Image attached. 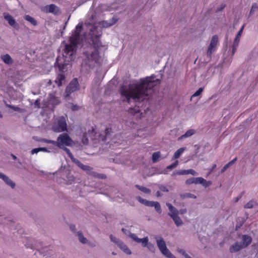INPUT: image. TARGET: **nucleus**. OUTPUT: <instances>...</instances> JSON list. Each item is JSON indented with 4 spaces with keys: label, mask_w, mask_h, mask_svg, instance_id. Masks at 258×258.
I'll list each match as a JSON object with an SVG mask.
<instances>
[{
    "label": "nucleus",
    "mask_w": 258,
    "mask_h": 258,
    "mask_svg": "<svg viewBox=\"0 0 258 258\" xmlns=\"http://www.w3.org/2000/svg\"><path fill=\"white\" fill-rule=\"evenodd\" d=\"M244 28V25H243L239 30L238 31V33H237L235 38L234 40H237L240 41V37L241 36L242 33L243 32V29Z\"/></svg>",
    "instance_id": "2f4dec72"
},
{
    "label": "nucleus",
    "mask_w": 258,
    "mask_h": 258,
    "mask_svg": "<svg viewBox=\"0 0 258 258\" xmlns=\"http://www.w3.org/2000/svg\"><path fill=\"white\" fill-rule=\"evenodd\" d=\"M72 143V140L67 133L60 134L56 141H55V146L59 148H63V146H69Z\"/></svg>",
    "instance_id": "423d86ee"
},
{
    "label": "nucleus",
    "mask_w": 258,
    "mask_h": 258,
    "mask_svg": "<svg viewBox=\"0 0 258 258\" xmlns=\"http://www.w3.org/2000/svg\"><path fill=\"white\" fill-rule=\"evenodd\" d=\"M121 231L123 232V233L126 235H128V236L130 235V233H131L130 231L123 228L121 229Z\"/></svg>",
    "instance_id": "13d9d810"
},
{
    "label": "nucleus",
    "mask_w": 258,
    "mask_h": 258,
    "mask_svg": "<svg viewBox=\"0 0 258 258\" xmlns=\"http://www.w3.org/2000/svg\"><path fill=\"white\" fill-rule=\"evenodd\" d=\"M166 205L170 211V213H168V215L171 218L178 215L179 211L170 203H167Z\"/></svg>",
    "instance_id": "a211bd4d"
},
{
    "label": "nucleus",
    "mask_w": 258,
    "mask_h": 258,
    "mask_svg": "<svg viewBox=\"0 0 258 258\" xmlns=\"http://www.w3.org/2000/svg\"><path fill=\"white\" fill-rule=\"evenodd\" d=\"M229 167H230V166H229V165L228 163L225 164L224 165V166L221 169V173H224Z\"/></svg>",
    "instance_id": "8fccbe9b"
},
{
    "label": "nucleus",
    "mask_w": 258,
    "mask_h": 258,
    "mask_svg": "<svg viewBox=\"0 0 258 258\" xmlns=\"http://www.w3.org/2000/svg\"><path fill=\"white\" fill-rule=\"evenodd\" d=\"M252 241V238L248 235H243L242 236L241 245L243 248L248 246Z\"/></svg>",
    "instance_id": "f3484780"
},
{
    "label": "nucleus",
    "mask_w": 258,
    "mask_h": 258,
    "mask_svg": "<svg viewBox=\"0 0 258 258\" xmlns=\"http://www.w3.org/2000/svg\"><path fill=\"white\" fill-rule=\"evenodd\" d=\"M156 196L157 197H160L162 196V195L161 194V192L159 191H157L156 193Z\"/></svg>",
    "instance_id": "680f3d73"
},
{
    "label": "nucleus",
    "mask_w": 258,
    "mask_h": 258,
    "mask_svg": "<svg viewBox=\"0 0 258 258\" xmlns=\"http://www.w3.org/2000/svg\"><path fill=\"white\" fill-rule=\"evenodd\" d=\"M157 246L162 254L167 258H176V257L167 248L165 241L162 237H155Z\"/></svg>",
    "instance_id": "39448f33"
},
{
    "label": "nucleus",
    "mask_w": 258,
    "mask_h": 258,
    "mask_svg": "<svg viewBox=\"0 0 258 258\" xmlns=\"http://www.w3.org/2000/svg\"><path fill=\"white\" fill-rule=\"evenodd\" d=\"M1 58L3 61L7 64L11 65L13 63V60L11 56L8 54H4L1 56Z\"/></svg>",
    "instance_id": "aec40b11"
},
{
    "label": "nucleus",
    "mask_w": 258,
    "mask_h": 258,
    "mask_svg": "<svg viewBox=\"0 0 258 258\" xmlns=\"http://www.w3.org/2000/svg\"><path fill=\"white\" fill-rule=\"evenodd\" d=\"M137 200L141 204L146 206L149 207H154L155 210L158 213L162 212L160 204L158 202L150 201L146 199H144L141 197H137Z\"/></svg>",
    "instance_id": "0eeeda50"
},
{
    "label": "nucleus",
    "mask_w": 258,
    "mask_h": 258,
    "mask_svg": "<svg viewBox=\"0 0 258 258\" xmlns=\"http://www.w3.org/2000/svg\"><path fill=\"white\" fill-rule=\"evenodd\" d=\"M160 83V79L155 75L140 79L139 84H130L127 86H122L119 91L121 100L130 103L150 99L154 92V87Z\"/></svg>",
    "instance_id": "f03ea898"
},
{
    "label": "nucleus",
    "mask_w": 258,
    "mask_h": 258,
    "mask_svg": "<svg viewBox=\"0 0 258 258\" xmlns=\"http://www.w3.org/2000/svg\"><path fill=\"white\" fill-rule=\"evenodd\" d=\"M196 133V131L194 129H189L187 130L183 135L178 138V141H180L183 139L191 137Z\"/></svg>",
    "instance_id": "6ab92c4d"
},
{
    "label": "nucleus",
    "mask_w": 258,
    "mask_h": 258,
    "mask_svg": "<svg viewBox=\"0 0 258 258\" xmlns=\"http://www.w3.org/2000/svg\"><path fill=\"white\" fill-rule=\"evenodd\" d=\"M39 142H43L47 144H51L55 146V141L48 140L46 139H41L39 140Z\"/></svg>",
    "instance_id": "ea45409f"
},
{
    "label": "nucleus",
    "mask_w": 258,
    "mask_h": 258,
    "mask_svg": "<svg viewBox=\"0 0 258 258\" xmlns=\"http://www.w3.org/2000/svg\"><path fill=\"white\" fill-rule=\"evenodd\" d=\"M0 179H3L7 185L10 186L12 188L15 187V183L8 176L2 172H0Z\"/></svg>",
    "instance_id": "dca6fc26"
},
{
    "label": "nucleus",
    "mask_w": 258,
    "mask_h": 258,
    "mask_svg": "<svg viewBox=\"0 0 258 258\" xmlns=\"http://www.w3.org/2000/svg\"><path fill=\"white\" fill-rule=\"evenodd\" d=\"M34 104L36 106H38L39 105V101L38 99H37L36 100H35V101L34 102Z\"/></svg>",
    "instance_id": "0e129e2a"
},
{
    "label": "nucleus",
    "mask_w": 258,
    "mask_h": 258,
    "mask_svg": "<svg viewBox=\"0 0 258 258\" xmlns=\"http://www.w3.org/2000/svg\"><path fill=\"white\" fill-rule=\"evenodd\" d=\"M172 220H173L175 224L177 226L179 227L181 226L183 222L181 218L178 216V215L174 216L173 217H171Z\"/></svg>",
    "instance_id": "cd10ccee"
},
{
    "label": "nucleus",
    "mask_w": 258,
    "mask_h": 258,
    "mask_svg": "<svg viewBox=\"0 0 258 258\" xmlns=\"http://www.w3.org/2000/svg\"><path fill=\"white\" fill-rule=\"evenodd\" d=\"M185 212H186V210H180V213L181 214H184V213H185Z\"/></svg>",
    "instance_id": "338daca9"
},
{
    "label": "nucleus",
    "mask_w": 258,
    "mask_h": 258,
    "mask_svg": "<svg viewBox=\"0 0 258 258\" xmlns=\"http://www.w3.org/2000/svg\"><path fill=\"white\" fill-rule=\"evenodd\" d=\"M79 107L77 105H73L72 107V109L74 111L77 110Z\"/></svg>",
    "instance_id": "052dcab7"
},
{
    "label": "nucleus",
    "mask_w": 258,
    "mask_h": 258,
    "mask_svg": "<svg viewBox=\"0 0 258 258\" xmlns=\"http://www.w3.org/2000/svg\"><path fill=\"white\" fill-rule=\"evenodd\" d=\"M203 88H200L198 89V90H197L194 93V94L191 96V99L195 97H197V96H200L201 93H202V92L203 91Z\"/></svg>",
    "instance_id": "58836bf2"
},
{
    "label": "nucleus",
    "mask_w": 258,
    "mask_h": 258,
    "mask_svg": "<svg viewBox=\"0 0 258 258\" xmlns=\"http://www.w3.org/2000/svg\"><path fill=\"white\" fill-rule=\"evenodd\" d=\"M11 108L15 111H20V108L19 107L16 106L12 105Z\"/></svg>",
    "instance_id": "4d7b16f0"
},
{
    "label": "nucleus",
    "mask_w": 258,
    "mask_h": 258,
    "mask_svg": "<svg viewBox=\"0 0 258 258\" xmlns=\"http://www.w3.org/2000/svg\"><path fill=\"white\" fill-rule=\"evenodd\" d=\"M239 41L237 40H234L232 46V55H233L234 53H235L237 48L238 46Z\"/></svg>",
    "instance_id": "473e14b6"
},
{
    "label": "nucleus",
    "mask_w": 258,
    "mask_h": 258,
    "mask_svg": "<svg viewBox=\"0 0 258 258\" xmlns=\"http://www.w3.org/2000/svg\"><path fill=\"white\" fill-rule=\"evenodd\" d=\"M42 11L47 13H52L55 15H58L59 13V8L54 4L46 5Z\"/></svg>",
    "instance_id": "ddd939ff"
},
{
    "label": "nucleus",
    "mask_w": 258,
    "mask_h": 258,
    "mask_svg": "<svg viewBox=\"0 0 258 258\" xmlns=\"http://www.w3.org/2000/svg\"><path fill=\"white\" fill-rule=\"evenodd\" d=\"M67 181L69 184H72V183L75 180V177L74 176L72 175H68L67 176Z\"/></svg>",
    "instance_id": "79ce46f5"
},
{
    "label": "nucleus",
    "mask_w": 258,
    "mask_h": 258,
    "mask_svg": "<svg viewBox=\"0 0 258 258\" xmlns=\"http://www.w3.org/2000/svg\"><path fill=\"white\" fill-rule=\"evenodd\" d=\"M257 9H258L257 4L255 3L252 4L250 12H249V16L252 15L254 13L255 11Z\"/></svg>",
    "instance_id": "c9c22d12"
},
{
    "label": "nucleus",
    "mask_w": 258,
    "mask_h": 258,
    "mask_svg": "<svg viewBox=\"0 0 258 258\" xmlns=\"http://www.w3.org/2000/svg\"><path fill=\"white\" fill-rule=\"evenodd\" d=\"M70 229L74 233H77V232H76V227L75 225L71 224L70 226Z\"/></svg>",
    "instance_id": "864d4df0"
},
{
    "label": "nucleus",
    "mask_w": 258,
    "mask_h": 258,
    "mask_svg": "<svg viewBox=\"0 0 258 258\" xmlns=\"http://www.w3.org/2000/svg\"><path fill=\"white\" fill-rule=\"evenodd\" d=\"M146 247L151 252L153 253H154L156 251V247L154 244L151 242H149Z\"/></svg>",
    "instance_id": "e433bc0d"
},
{
    "label": "nucleus",
    "mask_w": 258,
    "mask_h": 258,
    "mask_svg": "<svg viewBox=\"0 0 258 258\" xmlns=\"http://www.w3.org/2000/svg\"><path fill=\"white\" fill-rule=\"evenodd\" d=\"M188 174V169L187 170H179L176 171V172H174L172 174V176H174L176 175H187Z\"/></svg>",
    "instance_id": "c756f323"
},
{
    "label": "nucleus",
    "mask_w": 258,
    "mask_h": 258,
    "mask_svg": "<svg viewBox=\"0 0 258 258\" xmlns=\"http://www.w3.org/2000/svg\"><path fill=\"white\" fill-rule=\"evenodd\" d=\"M216 166H217L216 164H213L212 166L211 169H210V172H212L214 170V169L216 168Z\"/></svg>",
    "instance_id": "e2e57ef3"
},
{
    "label": "nucleus",
    "mask_w": 258,
    "mask_h": 258,
    "mask_svg": "<svg viewBox=\"0 0 258 258\" xmlns=\"http://www.w3.org/2000/svg\"><path fill=\"white\" fill-rule=\"evenodd\" d=\"M242 193H241L239 195H238L237 197L233 199V201L235 203H237L239 201V200L241 198L242 196Z\"/></svg>",
    "instance_id": "09e8293b"
},
{
    "label": "nucleus",
    "mask_w": 258,
    "mask_h": 258,
    "mask_svg": "<svg viewBox=\"0 0 258 258\" xmlns=\"http://www.w3.org/2000/svg\"><path fill=\"white\" fill-rule=\"evenodd\" d=\"M225 7H226L225 4H222L220 7H219V8H218L217 9L216 12H220V11H222L225 8Z\"/></svg>",
    "instance_id": "3c124183"
},
{
    "label": "nucleus",
    "mask_w": 258,
    "mask_h": 258,
    "mask_svg": "<svg viewBox=\"0 0 258 258\" xmlns=\"http://www.w3.org/2000/svg\"><path fill=\"white\" fill-rule=\"evenodd\" d=\"M94 13H92L90 22H86V26L89 27V37L86 40V50L83 51L86 56L82 62V70L88 73L93 69L96 63H99L100 56L98 49L102 46L100 40L102 35L101 27L108 28L114 25L117 21L112 18L109 21H103L96 23Z\"/></svg>",
    "instance_id": "f257e3e1"
},
{
    "label": "nucleus",
    "mask_w": 258,
    "mask_h": 258,
    "mask_svg": "<svg viewBox=\"0 0 258 258\" xmlns=\"http://www.w3.org/2000/svg\"><path fill=\"white\" fill-rule=\"evenodd\" d=\"M65 79L64 75L62 74H59L57 75V78L55 80V82L58 86L62 85V81Z\"/></svg>",
    "instance_id": "a878e982"
},
{
    "label": "nucleus",
    "mask_w": 258,
    "mask_h": 258,
    "mask_svg": "<svg viewBox=\"0 0 258 258\" xmlns=\"http://www.w3.org/2000/svg\"><path fill=\"white\" fill-rule=\"evenodd\" d=\"M218 43V36L217 35H215L212 37L207 51V57L210 59L212 58L213 53L216 50Z\"/></svg>",
    "instance_id": "6e6552de"
},
{
    "label": "nucleus",
    "mask_w": 258,
    "mask_h": 258,
    "mask_svg": "<svg viewBox=\"0 0 258 258\" xmlns=\"http://www.w3.org/2000/svg\"><path fill=\"white\" fill-rule=\"evenodd\" d=\"M79 89V85L77 78L73 79L67 87L65 91V98L67 99L70 94Z\"/></svg>",
    "instance_id": "1a4fd4ad"
},
{
    "label": "nucleus",
    "mask_w": 258,
    "mask_h": 258,
    "mask_svg": "<svg viewBox=\"0 0 258 258\" xmlns=\"http://www.w3.org/2000/svg\"><path fill=\"white\" fill-rule=\"evenodd\" d=\"M4 19L8 21L9 24L16 30L20 28L19 25L13 17L8 13H4Z\"/></svg>",
    "instance_id": "f8f14e48"
},
{
    "label": "nucleus",
    "mask_w": 258,
    "mask_h": 258,
    "mask_svg": "<svg viewBox=\"0 0 258 258\" xmlns=\"http://www.w3.org/2000/svg\"><path fill=\"white\" fill-rule=\"evenodd\" d=\"M190 174L194 176H197L199 174L197 172L192 169H188V174Z\"/></svg>",
    "instance_id": "49530a36"
},
{
    "label": "nucleus",
    "mask_w": 258,
    "mask_h": 258,
    "mask_svg": "<svg viewBox=\"0 0 258 258\" xmlns=\"http://www.w3.org/2000/svg\"><path fill=\"white\" fill-rule=\"evenodd\" d=\"M111 129L110 128H106L104 134L105 135H103L102 134H99V139L102 140V141H105L107 139V138L108 137V135L110 134V132H111Z\"/></svg>",
    "instance_id": "5701e85b"
},
{
    "label": "nucleus",
    "mask_w": 258,
    "mask_h": 258,
    "mask_svg": "<svg viewBox=\"0 0 258 258\" xmlns=\"http://www.w3.org/2000/svg\"><path fill=\"white\" fill-rule=\"evenodd\" d=\"M162 173H163V174H167V171H166V170H164Z\"/></svg>",
    "instance_id": "774afa93"
},
{
    "label": "nucleus",
    "mask_w": 258,
    "mask_h": 258,
    "mask_svg": "<svg viewBox=\"0 0 258 258\" xmlns=\"http://www.w3.org/2000/svg\"><path fill=\"white\" fill-rule=\"evenodd\" d=\"M74 163L81 169L86 171L88 174L93 176H96L97 173L93 171V168L92 167L88 165H84L78 159H77Z\"/></svg>",
    "instance_id": "9d476101"
},
{
    "label": "nucleus",
    "mask_w": 258,
    "mask_h": 258,
    "mask_svg": "<svg viewBox=\"0 0 258 258\" xmlns=\"http://www.w3.org/2000/svg\"><path fill=\"white\" fill-rule=\"evenodd\" d=\"M158 187L160 189V190L162 191H163V192H168L169 191V189L167 188V187L163 184H159Z\"/></svg>",
    "instance_id": "37998d69"
},
{
    "label": "nucleus",
    "mask_w": 258,
    "mask_h": 258,
    "mask_svg": "<svg viewBox=\"0 0 258 258\" xmlns=\"http://www.w3.org/2000/svg\"><path fill=\"white\" fill-rule=\"evenodd\" d=\"M39 149H40V152L42 151V152H47V153L50 152V151L49 150H48L45 147H40Z\"/></svg>",
    "instance_id": "5fc2aeb1"
},
{
    "label": "nucleus",
    "mask_w": 258,
    "mask_h": 258,
    "mask_svg": "<svg viewBox=\"0 0 258 258\" xmlns=\"http://www.w3.org/2000/svg\"><path fill=\"white\" fill-rule=\"evenodd\" d=\"M178 251L182 255H183L185 258H192L190 256H189L188 254L186 253L184 250L182 249H178Z\"/></svg>",
    "instance_id": "a18cd8bd"
},
{
    "label": "nucleus",
    "mask_w": 258,
    "mask_h": 258,
    "mask_svg": "<svg viewBox=\"0 0 258 258\" xmlns=\"http://www.w3.org/2000/svg\"><path fill=\"white\" fill-rule=\"evenodd\" d=\"M244 248L241 243L236 242L229 247V251L231 253H235L239 251L241 249Z\"/></svg>",
    "instance_id": "2eb2a0df"
},
{
    "label": "nucleus",
    "mask_w": 258,
    "mask_h": 258,
    "mask_svg": "<svg viewBox=\"0 0 258 258\" xmlns=\"http://www.w3.org/2000/svg\"><path fill=\"white\" fill-rule=\"evenodd\" d=\"M4 102H5V105H6V106L7 107H9V108H11V107H12V105H10V104H8V103H7V102H6V101H4Z\"/></svg>",
    "instance_id": "69168bd1"
},
{
    "label": "nucleus",
    "mask_w": 258,
    "mask_h": 258,
    "mask_svg": "<svg viewBox=\"0 0 258 258\" xmlns=\"http://www.w3.org/2000/svg\"><path fill=\"white\" fill-rule=\"evenodd\" d=\"M24 19L30 23L33 26H36L37 25V22L31 16L26 15L24 17Z\"/></svg>",
    "instance_id": "b1692460"
},
{
    "label": "nucleus",
    "mask_w": 258,
    "mask_h": 258,
    "mask_svg": "<svg viewBox=\"0 0 258 258\" xmlns=\"http://www.w3.org/2000/svg\"><path fill=\"white\" fill-rule=\"evenodd\" d=\"M129 237L137 243H141L144 247H146L149 243V238L148 237H145L143 238H139L135 233H130Z\"/></svg>",
    "instance_id": "9b49d317"
},
{
    "label": "nucleus",
    "mask_w": 258,
    "mask_h": 258,
    "mask_svg": "<svg viewBox=\"0 0 258 258\" xmlns=\"http://www.w3.org/2000/svg\"><path fill=\"white\" fill-rule=\"evenodd\" d=\"M193 183L195 184V177L190 178L189 179H187L185 181V184L186 185H190Z\"/></svg>",
    "instance_id": "c03bdc74"
},
{
    "label": "nucleus",
    "mask_w": 258,
    "mask_h": 258,
    "mask_svg": "<svg viewBox=\"0 0 258 258\" xmlns=\"http://www.w3.org/2000/svg\"><path fill=\"white\" fill-rule=\"evenodd\" d=\"M237 160V158H234L232 160H231V161L229 162L228 163V164L229 165V166H231L232 165H233L235 162V161Z\"/></svg>",
    "instance_id": "bf43d9fd"
},
{
    "label": "nucleus",
    "mask_w": 258,
    "mask_h": 258,
    "mask_svg": "<svg viewBox=\"0 0 258 258\" xmlns=\"http://www.w3.org/2000/svg\"><path fill=\"white\" fill-rule=\"evenodd\" d=\"M135 187L145 194H150L151 192V190L149 188H148L143 186L139 185L138 184H136Z\"/></svg>",
    "instance_id": "c85d7f7f"
},
{
    "label": "nucleus",
    "mask_w": 258,
    "mask_h": 258,
    "mask_svg": "<svg viewBox=\"0 0 258 258\" xmlns=\"http://www.w3.org/2000/svg\"><path fill=\"white\" fill-rule=\"evenodd\" d=\"M184 198H194L195 199L196 198V196H195L193 194H191L190 193H186L185 194L184 196Z\"/></svg>",
    "instance_id": "de8ad7c7"
},
{
    "label": "nucleus",
    "mask_w": 258,
    "mask_h": 258,
    "mask_svg": "<svg viewBox=\"0 0 258 258\" xmlns=\"http://www.w3.org/2000/svg\"><path fill=\"white\" fill-rule=\"evenodd\" d=\"M89 142V140L87 138V133H85L83 134L82 137V142L84 145H87L88 144Z\"/></svg>",
    "instance_id": "4c0bfd02"
},
{
    "label": "nucleus",
    "mask_w": 258,
    "mask_h": 258,
    "mask_svg": "<svg viewBox=\"0 0 258 258\" xmlns=\"http://www.w3.org/2000/svg\"><path fill=\"white\" fill-rule=\"evenodd\" d=\"M83 30V24L79 23L69 37V43L65 45L62 56L56 58L55 66L60 72H65L71 67V62L76 56L77 48L82 42L84 36L81 34Z\"/></svg>",
    "instance_id": "7ed1b4c3"
},
{
    "label": "nucleus",
    "mask_w": 258,
    "mask_h": 258,
    "mask_svg": "<svg viewBox=\"0 0 258 258\" xmlns=\"http://www.w3.org/2000/svg\"><path fill=\"white\" fill-rule=\"evenodd\" d=\"M76 235L78 237V239L80 242L83 244H86L88 242L87 239L85 237L82 233V232L80 231L77 232Z\"/></svg>",
    "instance_id": "4be33fe9"
},
{
    "label": "nucleus",
    "mask_w": 258,
    "mask_h": 258,
    "mask_svg": "<svg viewBox=\"0 0 258 258\" xmlns=\"http://www.w3.org/2000/svg\"><path fill=\"white\" fill-rule=\"evenodd\" d=\"M256 204V203L253 201H249L244 205V208L245 209H251L253 207L254 205Z\"/></svg>",
    "instance_id": "f704fd0d"
},
{
    "label": "nucleus",
    "mask_w": 258,
    "mask_h": 258,
    "mask_svg": "<svg viewBox=\"0 0 258 258\" xmlns=\"http://www.w3.org/2000/svg\"><path fill=\"white\" fill-rule=\"evenodd\" d=\"M39 152H40V149L39 148H37L33 149L31 150V153L32 154H34L38 153Z\"/></svg>",
    "instance_id": "603ef678"
},
{
    "label": "nucleus",
    "mask_w": 258,
    "mask_h": 258,
    "mask_svg": "<svg viewBox=\"0 0 258 258\" xmlns=\"http://www.w3.org/2000/svg\"><path fill=\"white\" fill-rule=\"evenodd\" d=\"M52 130L56 133H61L67 130V124L64 116L57 117L52 127Z\"/></svg>",
    "instance_id": "20e7f679"
},
{
    "label": "nucleus",
    "mask_w": 258,
    "mask_h": 258,
    "mask_svg": "<svg viewBox=\"0 0 258 258\" xmlns=\"http://www.w3.org/2000/svg\"><path fill=\"white\" fill-rule=\"evenodd\" d=\"M195 184H201L205 187H208L212 184L211 181H207L204 178L201 177L195 178Z\"/></svg>",
    "instance_id": "4468645a"
},
{
    "label": "nucleus",
    "mask_w": 258,
    "mask_h": 258,
    "mask_svg": "<svg viewBox=\"0 0 258 258\" xmlns=\"http://www.w3.org/2000/svg\"><path fill=\"white\" fill-rule=\"evenodd\" d=\"M60 149L63 150L67 154H68V156L71 158V160L73 162H75L77 159L75 158L72 153L71 152L70 150L65 146H63V148H61Z\"/></svg>",
    "instance_id": "bb28decb"
},
{
    "label": "nucleus",
    "mask_w": 258,
    "mask_h": 258,
    "mask_svg": "<svg viewBox=\"0 0 258 258\" xmlns=\"http://www.w3.org/2000/svg\"><path fill=\"white\" fill-rule=\"evenodd\" d=\"M178 165V161L176 160L174 163L167 166L166 167V169H169V170L175 168Z\"/></svg>",
    "instance_id": "a19ab883"
},
{
    "label": "nucleus",
    "mask_w": 258,
    "mask_h": 258,
    "mask_svg": "<svg viewBox=\"0 0 258 258\" xmlns=\"http://www.w3.org/2000/svg\"><path fill=\"white\" fill-rule=\"evenodd\" d=\"M185 148H184V147H182V148L178 149L174 153L172 160H174V159L178 158L180 157V156L182 154V153L183 152V151L185 150Z\"/></svg>",
    "instance_id": "393cba45"
},
{
    "label": "nucleus",
    "mask_w": 258,
    "mask_h": 258,
    "mask_svg": "<svg viewBox=\"0 0 258 258\" xmlns=\"http://www.w3.org/2000/svg\"><path fill=\"white\" fill-rule=\"evenodd\" d=\"M95 177L103 179V178H106V175H105L104 174H98L97 173V175Z\"/></svg>",
    "instance_id": "6e6d98bb"
},
{
    "label": "nucleus",
    "mask_w": 258,
    "mask_h": 258,
    "mask_svg": "<svg viewBox=\"0 0 258 258\" xmlns=\"http://www.w3.org/2000/svg\"><path fill=\"white\" fill-rule=\"evenodd\" d=\"M160 157V153L159 152H156L152 154V159L153 163L157 162Z\"/></svg>",
    "instance_id": "7c9ffc66"
},
{
    "label": "nucleus",
    "mask_w": 258,
    "mask_h": 258,
    "mask_svg": "<svg viewBox=\"0 0 258 258\" xmlns=\"http://www.w3.org/2000/svg\"><path fill=\"white\" fill-rule=\"evenodd\" d=\"M117 246L126 254L129 255L132 254L131 250L128 248L126 244H125L122 241H121L117 245Z\"/></svg>",
    "instance_id": "412c9836"
},
{
    "label": "nucleus",
    "mask_w": 258,
    "mask_h": 258,
    "mask_svg": "<svg viewBox=\"0 0 258 258\" xmlns=\"http://www.w3.org/2000/svg\"><path fill=\"white\" fill-rule=\"evenodd\" d=\"M109 237L111 241L117 245H118L122 241L119 238L114 236L112 234H111L109 236Z\"/></svg>",
    "instance_id": "72a5a7b5"
}]
</instances>
